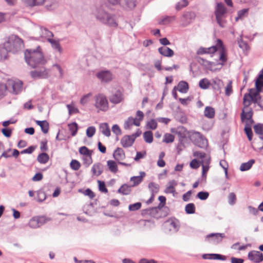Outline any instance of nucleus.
Instances as JSON below:
<instances>
[{
    "mask_svg": "<svg viewBox=\"0 0 263 263\" xmlns=\"http://www.w3.org/2000/svg\"><path fill=\"white\" fill-rule=\"evenodd\" d=\"M255 160L251 159L247 162L242 163L240 166V170L242 172L249 170L255 163Z\"/></svg>",
    "mask_w": 263,
    "mask_h": 263,
    "instance_id": "obj_30",
    "label": "nucleus"
},
{
    "mask_svg": "<svg viewBox=\"0 0 263 263\" xmlns=\"http://www.w3.org/2000/svg\"><path fill=\"white\" fill-rule=\"evenodd\" d=\"M28 225L31 228L36 229V228H39V224H38V221L37 220L36 217H34L32 218L30 220V221L28 223Z\"/></svg>",
    "mask_w": 263,
    "mask_h": 263,
    "instance_id": "obj_54",
    "label": "nucleus"
},
{
    "mask_svg": "<svg viewBox=\"0 0 263 263\" xmlns=\"http://www.w3.org/2000/svg\"><path fill=\"white\" fill-rule=\"evenodd\" d=\"M48 71L45 68H43V69L40 70H35L30 72L31 76L34 79L46 78L48 77Z\"/></svg>",
    "mask_w": 263,
    "mask_h": 263,
    "instance_id": "obj_13",
    "label": "nucleus"
},
{
    "mask_svg": "<svg viewBox=\"0 0 263 263\" xmlns=\"http://www.w3.org/2000/svg\"><path fill=\"white\" fill-rule=\"evenodd\" d=\"M232 81H229L225 88L224 92L226 95L227 97H229L232 93Z\"/></svg>",
    "mask_w": 263,
    "mask_h": 263,
    "instance_id": "obj_49",
    "label": "nucleus"
},
{
    "mask_svg": "<svg viewBox=\"0 0 263 263\" xmlns=\"http://www.w3.org/2000/svg\"><path fill=\"white\" fill-rule=\"evenodd\" d=\"M202 175L203 177L204 175L207 173L209 169V165L210 163V158L205 159L204 160H202Z\"/></svg>",
    "mask_w": 263,
    "mask_h": 263,
    "instance_id": "obj_40",
    "label": "nucleus"
},
{
    "mask_svg": "<svg viewBox=\"0 0 263 263\" xmlns=\"http://www.w3.org/2000/svg\"><path fill=\"white\" fill-rule=\"evenodd\" d=\"M211 85V83L206 78L201 79L199 82V87L203 89L209 88Z\"/></svg>",
    "mask_w": 263,
    "mask_h": 263,
    "instance_id": "obj_39",
    "label": "nucleus"
},
{
    "mask_svg": "<svg viewBox=\"0 0 263 263\" xmlns=\"http://www.w3.org/2000/svg\"><path fill=\"white\" fill-rule=\"evenodd\" d=\"M148 188L151 192V194L155 195L159 192V185L155 182H152L148 184Z\"/></svg>",
    "mask_w": 263,
    "mask_h": 263,
    "instance_id": "obj_37",
    "label": "nucleus"
},
{
    "mask_svg": "<svg viewBox=\"0 0 263 263\" xmlns=\"http://www.w3.org/2000/svg\"><path fill=\"white\" fill-rule=\"evenodd\" d=\"M211 85L215 90L220 91L223 86V82L221 80L216 78L213 79Z\"/></svg>",
    "mask_w": 263,
    "mask_h": 263,
    "instance_id": "obj_27",
    "label": "nucleus"
},
{
    "mask_svg": "<svg viewBox=\"0 0 263 263\" xmlns=\"http://www.w3.org/2000/svg\"><path fill=\"white\" fill-rule=\"evenodd\" d=\"M104 166L101 163H97L93 165L91 171L93 175L100 176L103 172Z\"/></svg>",
    "mask_w": 263,
    "mask_h": 263,
    "instance_id": "obj_20",
    "label": "nucleus"
},
{
    "mask_svg": "<svg viewBox=\"0 0 263 263\" xmlns=\"http://www.w3.org/2000/svg\"><path fill=\"white\" fill-rule=\"evenodd\" d=\"M179 139V143L178 144L177 149L178 153H179L180 151L182 150L181 147H184V143L186 140V135L182 132L179 131L176 132Z\"/></svg>",
    "mask_w": 263,
    "mask_h": 263,
    "instance_id": "obj_15",
    "label": "nucleus"
},
{
    "mask_svg": "<svg viewBox=\"0 0 263 263\" xmlns=\"http://www.w3.org/2000/svg\"><path fill=\"white\" fill-rule=\"evenodd\" d=\"M224 237L223 233H211L206 236L208 239L211 242L217 244L220 242Z\"/></svg>",
    "mask_w": 263,
    "mask_h": 263,
    "instance_id": "obj_11",
    "label": "nucleus"
},
{
    "mask_svg": "<svg viewBox=\"0 0 263 263\" xmlns=\"http://www.w3.org/2000/svg\"><path fill=\"white\" fill-rule=\"evenodd\" d=\"M210 259L225 260L226 259V256L219 254H212V255H211Z\"/></svg>",
    "mask_w": 263,
    "mask_h": 263,
    "instance_id": "obj_60",
    "label": "nucleus"
},
{
    "mask_svg": "<svg viewBox=\"0 0 263 263\" xmlns=\"http://www.w3.org/2000/svg\"><path fill=\"white\" fill-rule=\"evenodd\" d=\"M48 41L50 43L52 48L60 53L62 52V48L58 41L53 40L52 38H48Z\"/></svg>",
    "mask_w": 263,
    "mask_h": 263,
    "instance_id": "obj_26",
    "label": "nucleus"
},
{
    "mask_svg": "<svg viewBox=\"0 0 263 263\" xmlns=\"http://www.w3.org/2000/svg\"><path fill=\"white\" fill-rule=\"evenodd\" d=\"M68 126L69 130L71 132V135L72 136H74L77 134L78 129V124L74 122L68 124Z\"/></svg>",
    "mask_w": 263,
    "mask_h": 263,
    "instance_id": "obj_42",
    "label": "nucleus"
},
{
    "mask_svg": "<svg viewBox=\"0 0 263 263\" xmlns=\"http://www.w3.org/2000/svg\"><path fill=\"white\" fill-rule=\"evenodd\" d=\"M132 186L127 184H124L118 189V193L124 195H129L132 191Z\"/></svg>",
    "mask_w": 263,
    "mask_h": 263,
    "instance_id": "obj_29",
    "label": "nucleus"
},
{
    "mask_svg": "<svg viewBox=\"0 0 263 263\" xmlns=\"http://www.w3.org/2000/svg\"><path fill=\"white\" fill-rule=\"evenodd\" d=\"M248 258L255 263H259L263 260V254L259 251H252L248 253Z\"/></svg>",
    "mask_w": 263,
    "mask_h": 263,
    "instance_id": "obj_10",
    "label": "nucleus"
},
{
    "mask_svg": "<svg viewBox=\"0 0 263 263\" xmlns=\"http://www.w3.org/2000/svg\"><path fill=\"white\" fill-rule=\"evenodd\" d=\"M46 194L43 191L40 190L37 192L36 200L39 202H42L46 199Z\"/></svg>",
    "mask_w": 263,
    "mask_h": 263,
    "instance_id": "obj_55",
    "label": "nucleus"
},
{
    "mask_svg": "<svg viewBox=\"0 0 263 263\" xmlns=\"http://www.w3.org/2000/svg\"><path fill=\"white\" fill-rule=\"evenodd\" d=\"M68 109V114L69 115H71L74 114H78L79 112V109L75 107L74 104L72 102L71 104H67L66 105Z\"/></svg>",
    "mask_w": 263,
    "mask_h": 263,
    "instance_id": "obj_45",
    "label": "nucleus"
},
{
    "mask_svg": "<svg viewBox=\"0 0 263 263\" xmlns=\"http://www.w3.org/2000/svg\"><path fill=\"white\" fill-rule=\"evenodd\" d=\"M36 217L38 221L39 228L51 220L50 218L43 216H37Z\"/></svg>",
    "mask_w": 263,
    "mask_h": 263,
    "instance_id": "obj_47",
    "label": "nucleus"
},
{
    "mask_svg": "<svg viewBox=\"0 0 263 263\" xmlns=\"http://www.w3.org/2000/svg\"><path fill=\"white\" fill-rule=\"evenodd\" d=\"M217 50L220 51V60L222 62H226L227 61V53L223 46L222 41L220 39L217 40V43L215 46H212L209 48H200L199 52L200 53H213Z\"/></svg>",
    "mask_w": 263,
    "mask_h": 263,
    "instance_id": "obj_3",
    "label": "nucleus"
},
{
    "mask_svg": "<svg viewBox=\"0 0 263 263\" xmlns=\"http://www.w3.org/2000/svg\"><path fill=\"white\" fill-rule=\"evenodd\" d=\"M170 224L171 230H173L175 232H177L179 229L180 225L179 222L176 219H171L168 221Z\"/></svg>",
    "mask_w": 263,
    "mask_h": 263,
    "instance_id": "obj_34",
    "label": "nucleus"
},
{
    "mask_svg": "<svg viewBox=\"0 0 263 263\" xmlns=\"http://www.w3.org/2000/svg\"><path fill=\"white\" fill-rule=\"evenodd\" d=\"M79 153L80 154L85 156V157L91 155V151L85 146H82L79 148Z\"/></svg>",
    "mask_w": 263,
    "mask_h": 263,
    "instance_id": "obj_48",
    "label": "nucleus"
},
{
    "mask_svg": "<svg viewBox=\"0 0 263 263\" xmlns=\"http://www.w3.org/2000/svg\"><path fill=\"white\" fill-rule=\"evenodd\" d=\"M174 140V136L171 134H165L163 141L166 143H172Z\"/></svg>",
    "mask_w": 263,
    "mask_h": 263,
    "instance_id": "obj_52",
    "label": "nucleus"
},
{
    "mask_svg": "<svg viewBox=\"0 0 263 263\" xmlns=\"http://www.w3.org/2000/svg\"><path fill=\"white\" fill-rule=\"evenodd\" d=\"M7 88H11V92L13 94H18L22 90L23 83L21 81L16 80H9L7 83Z\"/></svg>",
    "mask_w": 263,
    "mask_h": 263,
    "instance_id": "obj_8",
    "label": "nucleus"
},
{
    "mask_svg": "<svg viewBox=\"0 0 263 263\" xmlns=\"http://www.w3.org/2000/svg\"><path fill=\"white\" fill-rule=\"evenodd\" d=\"M96 128L94 126L88 127L86 130V135L88 137H92L95 134Z\"/></svg>",
    "mask_w": 263,
    "mask_h": 263,
    "instance_id": "obj_63",
    "label": "nucleus"
},
{
    "mask_svg": "<svg viewBox=\"0 0 263 263\" xmlns=\"http://www.w3.org/2000/svg\"><path fill=\"white\" fill-rule=\"evenodd\" d=\"M133 125H136V126H139L140 123L139 122H138V121L135 120L133 117H129L125 121L124 128L126 130L130 129Z\"/></svg>",
    "mask_w": 263,
    "mask_h": 263,
    "instance_id": "obj_19",
    "label": "nucleus"
},
{
    "mask_svg": "<svg viewBox=\"0 0 263 263\" xmlns=\"http://www.w3.org/2000/svg\"><path fill=\"white\" fill-rule=\"evenodd\" d=\"M97 77L102 81L107 82L112 80L113 77L109 71H102L97 73Z\"/></svg>",
    "mask_w": 263,
    "mask_h": 263,
    "instance_id": "obj_12",
    "label": "nucleus"
},
{
    "mask_svg": "<svg viewBox=\"0 0 263 263\" xmlns=\"http://www.w3.org/2000/svg\"><path fill=\"white\" fill-rule=\"evenodd\" d=\"M71 169L78 171L81 167L80 163L77 160H72L70 163Z\"/></svg>",
    "mask_w": 263,
    "mask_h": 263,
    "instance_id": "obj_51",
    "label": "nucleus"
},
{
    "mask_svg": "<svg viewBox=\"0 0 263 263\" xmlns=\"http://www.w3.org/2000/svg\"><path fill=\"white\" fill-rule=\"evenodd\" d=\"M162 209V208L159 207V205H158L156 207H153L143 210L142 211V214H147L150 215L151 216L158 218V216H157V214H158L159 211H160Z\"/></svg>",
    "mask_w": 263,
    "mask_h": 263,
    "instance_id": "obj_17",
    "label": "nucleus"
},
{
    "mask_svg": "<svg viewBox=\"0 0 263 263\" xmlns=\"http://www.w3.org/2000/svg\"><path fill=\"white\" fill-rule=\"evenodd\" d=\"M26 62L31 67L36 68L46 63L40 47L36 49H27L24 53Z\"/></svg>",
    "mask_w": 263,
    "mask_h": 263,
    "instance_id": "obj_1",
    "label": "nucleus"
},
{
    "mask_svg": "<svg viewBox=\"0 0 263 263\" xmlns=\"http://www.w3.org/2000/svg\"><path fill=\"white\" fill-rule=\"evenodd\" d=\"M145 175L144 172H140V176L131 177L130 180L133 182L132 186H135L139 184L142 181L143 178L145 176Z\"/></svg>",
    "mask_w": 263,
    "mask_h": 263,
    "instance_id": "obj_23",
    "label": "nucleus"
},
{
    "mask_svg": "<svg viewBox=\"0 0 263 263\" xmlns=\"http://www.w3.org/2000/svg\"><path fill=\"white\" fill-rule=\"evenodd\" d=\"M185 211L186 214H192L195 213V206L193 203H190L186 205Z\"/></svg>",
    "mask_w": 263,
    "mask_h": 263,
    "instance_id": "obj_44",
    "label": "nucleus"
},
{
    "mask_svg": "<svg viewBox=\"0 0 263 263\" xmlns=\"http://www.w3.org/2000/svg\"><path fill=\"white\" fill-rule=\"evenodd\" d=\"M195 14L192 12H187L182 15L181 17V25L185 27L189 25L195 18Z\"/></svg>",
    "mask_w": 263,
    "mask_h": 263,
    "instance_id": "obj_9",
    "label": "nucleus"
},
{
    "mask_svg": "<svg viewBox=\"0 0 263 263\" xmlns=\"http://www.w3.org/2000/svg\"><path fill=\"white\" fill-rule=\"evenodd\" d=\"M226 8L224 5L221 3L217 4L215 9V14L217 23L221 27H223V23L222 21V17L226 13Z\"/></svg>",
    "mask_w": 263,
    "mask_h": 263,
    "instance_id": "obj_7",
    "label": "nucleus"
},
{
    "mask_svg": "<svg viewBox=\"0 0 263 263\" xmlns=\"http://www.w3.org/2000/svg\"><path fill=\"white\" fill-rule=\"evenodd\" d=\"M141 205L142 204L141 202H136L135 203L130 204L128 206V209L130 211H135L140 209Z\"/></svg>",
    "mask_w": 263,
    "mask_h": 263,
    "instance_id": "obj_58",
    "label": "nucleus"
},
{
    "mask_svg": "<svg viewBox=\"0 0 263 263\" xmlns=\"http://www.w3.org/2000/svg\"><path fill=\"white\" fill-rule=\"evenodd\" d=\"M209 196V194L207 192L201 191L197 195V197L202 200H206Z\"/></svg>",
    "mask_w": 263,
    "mask_h": 263,
    "instance_id": "obj_59",
    "label": "nucleus"
},
{
    "mask_svg": "<svg viewBox=\"0 0 263 263\" xmlns=\"http://www.w3.org/2000/svg\"><path fill=\"white\" fill-rule=\"evenodd\" d=\"M136 0H121L120 5L123 7L132 9L136 6Z\"/></svg>",
    "mask_w": 263,
    "mask_h": 263,
    "instance_id": "obj_31",
    "label": "nucleus"
},
{
    "mask_svg": "<svg viewBox=\"0 0 263 263\" xmlns=\"http://www.w3.org/2000/svg\"><path fill=\"white\" fill-rule=\"evenodd\" d=\"M260 100H243V104L244 108L243 109H249L248 106L252 103H258L259 102Z\"/></svg>",
    "mask_w": 263,
    "mask_h": 263,
    "instance_id": "obj_50",
    "label": "nucleus"
},
{
    "mask_svg": "<svg viewBox=\"0 0 263 263\" xmlns=\"http://www.w3.org/2000/svg\"><path fill=\"white\" fill-rule=\"evenodd\" d=\"M95 15L96 18L103 24L111 27H117L118 26L115 16L107 13L102 8L97 9Z\"/></svg>",
    "mask_w": 263,
    "mask_h": 263,
    "instance_id": "obj_2",
    "label": "nucleus"
},
{
    "mask_svg": "<svg viewBox=\"0 0 263 263\" xmlns=\"http://www.w3.org/2000/svg\"><path fill=\"white\" fill-rule=\"evenodd\" d=\"M202 61V64L208 69L212 70L213 63L207 60L201 59Z\"/></svg>",
    "mask_w": 263,
    "mask_h": 263,
    "instance_id": "obj_61",
    "label": "nucleus"
},
{
    "mask_svg": "<svg viewBox=\"0 0 263 263\" xmlns=\"http://www.w3.org/2000/svg\"><path fill=\"white\" fill-rule=\"evenodd\" d=\"M96 107L102 111H106L108 108L107 100H96Z\"/></svg>",
    "mask_w": 263,
    "mask_h": 263,
    "instance_id": "obj_16",
    "label": "nucleus"
},
{
    "mask_svg": "<svg viewBox=\"0 0 263 263\" xmlns=\"http://www.w3.org/2000/svg\"><path fill=\"white\" fill-rule=\"evenodd\" d=\"M253 111L251 108L242 109L241 114V119L243 121L245 120H249L251 123H253L252 119Z\"/></svg>",
    "mask_w": 263,
    "mask_h": 263,
    "instance_id": "obj_14",
    "label": "nucleus"
},
{
    "mask_svg": "<svg viewBox=\"0 0 263 263\" xmlns=\"http://www.w3.org/2000/svg\"><path fill=\"white\" fill-rule=\"evenodd\" d=\"M177 185V182L175 180H170L165 190L166 193H174L175 192V187Z\"/></svg>",
    "mask_w": 263,
    "mask_h": 263,
    "instance_id": "obj_28",
    "label": "nucleus"
},
{
    "mask_svg": "<svg viewBox=\"0 0 263 263\" xmlns=\"http://www.w3.org/2000/svg\"><path fill=\"white\" fill-rule=\"evenodd\" d=\"M255 89H251L249 92L250 99H258L259 92L263 87V69L255 82Z\"/></svg>",
    "mask_w": 263,
    "mask_h": 263,
    "instance_id": "obj_6",
    "label": "nucleus"
},
{
    "mask_svg": "<svg viewBox=\"0 0 263 263\" xmlns=\"http://www.w3.org/2000/svg\"><path fill=\"white\" fill-rule=\"evenodd\" d=\"M147 128L152 130L155 129L157 127V122L154 119H152L146 124Z\"/></svg>",
    "mask_w": 263,
    "mask_h": 263,
    "instance_id": "obj_56",
    "label": "nucleus"
},
{
    "mask_svg": "<svg viewBox=\"0 0 263 263\" xmlns=\"http://www.w3.org/2000/svg\"><path fill=\"white\" fill-rule=\"evenodd\" d=\"M144 141L148 143H151L153 141V133L151 131H146L143 133Z\"/></svg>",
    "mask_w": 263,
    "mask_h": 263,
    "instance_id": "obj_43",
    "label": "nucleus"
},
{
    "mask_svg": "<svg viewBox=\"0 0 263 263\" xmlns=\"http://www.w3.org/2000/svg\"><path fill=\"white\" fill-rule=\"evenodd\" d=\"M37 32L41 37L46 38L47 40L48 38H51L53 35L51 32L45 28L40 27Z\"/></svg>",
    "mask_w": 263,
    "mask_h": 263,
    "instance_id": "obj_25",
    "label": "nucleus"
},
{
    "mask_svg": "<svg viewBox=\"0 0 263 263\" xmlns=\"http://www.w3.org/2000/svg\"><path fill=\"white\" fill-rule=\"evenodd\" d=\"M11 36L15 37L16 38L18 39L21 42V43H20L21 44L19 46H15V45H16L15 42H12V43H11L10 44V46L12 48L11 49V52H16L18 50L20 49L23 47V41L20 38H19L18 37H17L16 35H12Z\"/></svg>",
    "mask_w": 263,
    "mask_h": 263,
    "instance_id": "obj_35",
    "label": "nucleus"
},
{
    "mask_svg": "<svg viewBox=\"0 0 263 263\" xmlns=\"http://www.w3.org/2000/svg\"><path fill=\"white\" fill-rule=\"evenodd\" d=\"M12 42H15V46L20 45V41L14 36H10L8 40L3 45H0V60H5L7 58L8 52H11L12 49L10 44Z\"/></svg>",
    "mask_w": 263,
    "mask_h": 263,
    "instance_id": "obj_4",
    "label": "nucleus"
},
{
    "mask_svg": "<svg viewBox=\"0 0 263 263\" xmlns=\"http://www.w3.org/2000/svg\"><path fill=\"white\" fill-rule=\"evenodd\" d=\"M158 51L160 54L166 57H171L174 54L173 50L167 47H160L158 49Z\"/></svg>",
    "mask_w": 263,
    "mask_h": 263,
    "instance_id": "obj_24",
    "label": "nucleus"
},
{
    "mask_svg": "<svg viewBox=\"0 0 263 263\" xmlns=\"http://www.w3.org/2000/svg\"><path fill=\"white\" fill-rule=\"evenodd\" d=\"M204 114L206 117L212 119L215 116V110L211 107L206 106L204 109Z\"/></svg>",
    "mask_w": 263,
    "mask_h": 263,
    "instance_id": "obj_38",
    "label": "nucleus"
},
{
    "mask_svg": "<svg viewBox=\"0 0 263 263\" xmlns=\"http://www.w3.org/2000/svg\"><path fill=\"white\" fill-rule=\"evenodd\" d=\"M107 164L110 172L116 173L118 171V166L116 163L113 160H108Z\"/></svg>",
    "mask_w": 263,
    "mask_h": 263,
    "instance_id": "obj_41",
    "label": "nucleus"
},
{
    "mask_svg": "<svg viewBox=\"0 0 263 263\" xmlns=\"http://www.w3.org/2000/svg\"><path fill=\"white\" fill-rule=\"evenodd\" d=\"M98 183L99 185V189L100 191L105 193L108 192V190L106 187L104 182L98 180Z\"/></svg>",
    "mask_w": 263,
    "mask_h": 263,
    "instance_id": "obj_62",
    "label": "nucleus"
},
{
    "mask_svg": "<svg viewBox=\"0 0 263 263\" xmlns=\"http://www.w3.org/2000/svg\"><path fill=\"white\" fill-rule=\"evenodd\" d=\"M22 3L27 7H34L44 4L45 0H22Z\"/></svg>",
    "mask_w": 263,
    "mask_h": 263,
    "instance_id": "obj_18",
    "label": "nucleus"
},
{
    "mask_svg": "<svg viewBox=\"0 0 263 263\" xmlns=\"http://www.w3.org/2000/svg\"><path fill=\"white\" fill-rule=\"evenodd\" d=\"M190 138L191 141L199 147L204 148L208 146L207 139L199 132L192 133L190 136Z\"/></svg>",
    "mask_w": 263,
    "mask_h": 263,
    "instance_id": "obj_5",
    "label": "nucleus"
},
{
    "mask_svg": "<svg viewBox=\"0 0 263 263\" xmlns=\"http://www.w3.org/2000/svg\"><path fill=\"white\" fill-rule=\"evenodd\" d=\"M244 130L248 137L249 140L251 141L253 137V133L251 127L248 125H246L245 127Z\"/></svg>",
    "mask_w": 263,
    "mask_h": 263,
    "instance_id": "obj_57",
    "label": "nucleus"
},
{
    "mask_svg": "<svg viewBox=\"0 0 263 263\" xmlns=\"http://www.w3.org/2000/svg\"><path fill=\"white\" fill-rule=\"evenodd\" d=\"M254 132L256 134L260 136L263 135V125L261 124H257L254 126Z\"/></svg>",
    "mask_w": 263,
    "mask_h": 263,
    "instance_id": "obj_53",
    "label": "nucleus"
},
{
    "mask_svg": "<svg viewBox=\"0 0 263 263\" xmlns=\"http://www.w3.org/2000/svg\"><path fill=\"white\" fill-rule=\"evenodd\" d=\"M49 159V157L48 155L45 153L40 154L37 157V161L41 164L46 163L48 161Z\"/></svg>",
    "mask_w": 263,
    "mask_h": 263,
    "instance_id": "obj_36",
    "label": "nucleus"
},
{
    "mask_svg": "<svg viewBox=\"0 0 263 263\" xmlns=\"http://www.w3.org/2000/svg\"><path fill=\"white\" fill-rule=\"evenodd\" d=\"M176 19L175 16H166L163 17L161 20L159 22L160 24L165 25L169 24L173 21H174Z\"/></svg>",
    "mask_w": 263,
    "mask_h": 263,
    "instance_id": "obj_46",
    "label": "nucleus"
},
{
    "mask_svg": "<svg viewBox=\"0 0 263 263\" xmlns=\"http://www.w3.org/2000/svg\"><path fill=\"white\" fill-rule=\"evenodd\" d=\"M236 200L235 194L234 193H231L228 197V202L230 205H234Z\"/></svg>",
    "mask_w": 263,
    "mask_h": 263,
    "instance_id": "obj_64",
    "label": "nucleus"
},
{
    "mask_svg": "<svg viewBox=\"0 0 263 263\" xmlns=\"http://www.w3.org/2000/svg\"><path fill=\"white\" fill-rule=\"evenodd\" d=\"M176 89L181 92L185 93L189 89L188 84L185 81H181L178 83Z\"/></svg>",
    "mask_w": 263,
    "mask_h": 263,
    "instance_id": "obj_32",
    "label": "nucleus"
},
{
    "mask_svg": "<svg viewBox=\"0 0 263 263\" xmlns=\"http://www.w3.org/2000/svg\"><path fill=\"white\" fill-rule=\"evenodd\" d=\"M100 128L102 133L107 137H109L110 135V131L107 123H102L100 125Z\"/></svg>",
    "mask_w": 263,
    "mask_h": 263,
    "instance_id": "obj_33",
    "label": "nucleus"
},
{
    "mask_svg": "<svg viewBox=\"0 0 263 263\" xmlns=\"http://www.w3.org/2000/svg\"><path fill=\"white\" fill-rule=\"evenodd\" d=\"M134 141V139H133L130 136L125 135L122 138L121 143L123 147H128L133 145Z\"/></svg>",
    "mask_w": 263,
    "mask_h": 263,
    "instance_id": "obj_21",
    "label": "nucleus"
},
{
    "mask_svg": "<svg viewBox=\"0 0 263 263\" xmlns=\"http://www.w3.org/2000/svg\"><path fill=\"white\" fill-rule=\"evenodd\" d=\"M113 157L116 160L120 161L125 158V155L124 151L121 148L118 147L114 151Z\"/></svg>",
    "mask_w": 263,
    "mask_h": 263,
    "instance_id": "obj_22",
    "label": "nucleus"
}]
</instances>
